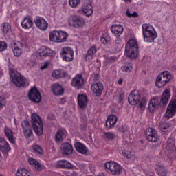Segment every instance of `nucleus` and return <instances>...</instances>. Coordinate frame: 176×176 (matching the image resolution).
Listing matches in <instances>:
<instances>
[{
  "instance_id": "obj_9",
  "label": "nucleus",
  "mask_w": 176,
  "mask_h": 176,
  "mask_svg": "<svg viewBox=\"0 0 176 176\" xmlns=\"http://www.w3.org/2000/svg\"><path fill=\"white\" fill-rule=\"evenodd\" d=\"M28 97L30 101L32 102H36V104H39L42 100V96H41V92L36 87L32 88L29 93Z\"/></svg>"
},
{
  "instance_id": "obj_54",
  "label": "nucleus",
  "mask_w": 176,
  "mask_h": 176,
  "mask_svg": "<svg viewBox=\"0 0 176 176\" xmlns=\"http://www.w3.org/2000/svg\"><path fill=\"white\" fill-rule=\"evenodd\" d=\"M107 63H113V61H115V57L113 56H107L106 58Z\"/></svg>"
},
{
  "instance_id": "obj_11",
  "label": "nucleus",
  "mask_w": 176,
  "mask_h": 176,
  "mask_svg": "<svg viewBox=\"0 0 176 176\" xmlns=\"http://www.w3.org/2000/svg\"><path fill=\"white\" fill-rule=\"evenodd\" d=\"M146 135L149 142H156L159 140V135L157 131L153 128H148L146 130Z\"/></svg>"
},
{
  "instance_id": "obj_33",
  "label": "nucleus",
  "mask_w": 176,
  "mask_h": 176,
  "mask_svg": "<svg viewBox=\"0 0 176 176\" xmlns=\"http://www.w3.org/2000/svg\"><path fill=\"white\" fill-rule=\"evenodd\" d=\"M78 13L80 14H82V16H86L87 17H89V3L88 2H84L80 8V9L78 10Z\"/></svg>"
},
{
  "instance_id": "obj_25",
  "label": "nucleus",
  "mask_w": 176,
  "mask_h": 176,
  "mask_svg": "<svg viewBox=\"0 0 176 176\" xmlns=\"http://www.w3.org/2000/svg\"><path fill=\"white\" fill-rule=\"evenodd\" d=\"M111 31L115 36L119 38L122 34H123V31H124V28L122 25H113L111 28Z\"/></svg>"
},
{
  "instance_id": "obj_48",
  "label": "nucleus",
  "mask_w": 176,
  "mask_h": 176,
  "mask_svg": "<svg viewBox=\"0 0 176 176\" xmlns=\"http://www.w3.org/2000/svg\"><path fill=\"white\" fill-rule=\"evenodd\" d=\"M8 49V44L3 41H0V52H5Z\"/></svg>"
},
{
  "instance_id": "obj_41",
  "label": "nucleus",
  "mask_w": 176,
  "mask_h": 176,
  "mask_svg": "<svg viewBox=\"0 0 176 176\" xmlns=\"http://www.w3.org/2000/svg\"><path fill=\"white\" fill-rule=\"evenodd\" d=\"M160 129L164 132L168 131L170 129V122H166V121H160L159 123Z\"/></svg>"
},
{
  "instance_id": "obj_20",
  "label": "nucleus",
  "mask_w": 176,
  "mask_h": 176,
  "mask_svg": "<svg viewBox=\"0 0 176 176\" xmlns=\"http://www.w3.org/2000/svg\"><path fill=\"white\" fill-rule=\"evenodd\" d=\"M160 104V102H159V98L157 97L153 98L148 103V108L149 112H151V113H153V112H156V109L159 108Z\"/></svg>"
},
{
  "instance_id": "obj_45",
  "label": "nucleus",
  "mask_w": 176,
  "mask_h": 176,
  "mask_svg": "<svg viewBox=\"0 0 176 176\" xmlns=\"http://www.w3.org/2000/svg\"><path fill=\"white\" fill-rule=\"evenodd\" d=\"M80 5V0H69V6L70 8H78Z\"/></svg>"
},
{
  "instance_id": "obj_63",
  "label": "nucleus",
  "mask_w": 176,
  "mask_h": 176,
  "mask_svg": "<svg viewBox=\"0 0 176 176\" xmlns=\"http://www.w3.org/2000/svg\"><path fill=\"white\" fill-rule=\"evenodd\" d=\"M123 96H122V95L120 96L119 97V100H120L121 101H123Z\"/></svg>"
},
{
  "instance_id": "obj_15",
  "label": "nucleus",
  "mask_w": 176,
  "mask_h": 176,
  "mask_svg": "<svg viewBox=\"0 0 176 176\" xmlns=\"http://www.w3.org/2000/svg\"><path fill=\"white\" fill-rule=\"evenodd\" d=\"M77 101L80 109H86L87 108L88 98L87 96L83 94H79L77 96Z\"/></svg>"
},
{
  "instance_id": "obj_23",
  "label": "nucleus",
  "mask_w": 176,
  "mask_h": 176,
  "mask_svg": "<svg viewBox=\"0 0 176 176\" xmlns=\"http://www.w3.org/2000/svg\"><path fill=\"white\" fill-rule=\"evenodd\" d=\"M117 122H118V116L113 114L109 116L105 123L106 130H109V129H112L114 124H116Z\"/></svg>"
},
{
  "instance_id": "obj_22",
  "label": "nucleus",
  "mask_w": 176,
  "mask_h": 176,
  "mask_svg": "<svg viewBox=\"0 0 176 176\" xmlns=\"http://www.w3.org/2000/svg\"><path fill=\"white\" fill-rule=\"evenodd\" d=\"M21 25L23 30H30V28H32V25H34L32 18L29 15L24 16L23 21L21 23Z\"/></svg>"
},
{
  "instance_id": "obj_44",
  "label": "nucleus",
  "mask_w": 176,
  "mask_h": 176,
  "mask_svg": "<svg viewBox=\"0 0 176 176\" xmlns=\"http://www.w3.org/2000/svg\"><path fill=\"white\" fill-rule=\"evenodd\" d=\"M32 149H33V152H34L36 155H43V149H42V147H41V146L37 144H34L32 146Z\"/></svg>"
},
{
  "instance_id": "obj_51",
  "label": "nucleus",
  "mask_w": 176,
  "mask_h": 176,
  "mask_svg": "<svg viewBox=\"0 0 176 176\" xmlns=\"http://www.w3.org/2000/svg\"><path fill=\"white\" fill-rule=\"evenodd\" d=\"M126 13L127 17H138V13H137V12H134L133 13H131L130 12V10H127Z\"/></svg>"
},
{
  "instance_id": "obj_60",
  "label": "nucleus",
  "mask_w": 176,
  "mask_h": 176,
  "mask_svg": "<svg viewBox=\"0 0 176 176\" xmlns=\"http://www.w3.org/2000/svg\"><path fill=\"white\" fill-rule=\"evenodd\" d=\"M125 3H131L134 0H122Z\"/></svg>"
},
{
  "instance_id": "obj_30",
  "label": "nucleus",
  "mask_w": 176,
  "mask_h": 176,
  "mask_svg": "<svg viewBox=\"0 0 176 176\" xmlns=\"http://www.w3.org/2000/svg\"><path fill=\"white\" fill-rule=\"evenodd\" d=\"M28 162L29 164H30V166H32V167H34V168L38 171H41V170L43 168V165H42V164L39 163V162L32 157H29L28 159Z\"/></svg>"
},
{
  "instance_id": "obj_16",
  "label": "nucleus",
  "mask_w": 176,
  "mask_h": 176,
  "mask_svg": "<svg viewBox=\"0 0 176 176\" xmlns=\"http://www.w3.org/2000/svg\"><path fill=\"white\" fill-rule=\"evenodd\" d=\"M0 149L3 152L5 157L9 156L8 153L11 151L10 146H9V143L3 138H0Z\"/></svg>"
},
{
  "instance_id": "obj_2",
  "label": "nucleus",
  "mask_w": 176,
  "mask_h": 176,
  "mask_svg": "<svg viewBox=\"0 0 176 176\" xmlns=\"http://www.w3.org/2000/svg\"><path fill=\"white\" fill-rule=\"evenodd\" d=\"M125 54L128 58L135 60L140 54L138 42L134 38H131L125 45Z\"/></svg>"
},
{
  "instance_id": "obj_8",
  "label": "nucleus",
  "mask_w": 176,
  "mask_h": 176,
  "mask_svg": "<svg viewBox=\"0 0 176 176\" xmlns=\"http://www.w3.org/2000/svg\"><path fill=\"white\" fill-rule=\"evenodd\" d=\"M60 57L63 61H72L74 57V50L70 47H63L60 52Z\"/></svg>"
},
{
  "instance_id": "obj_52",
  "label": "nucleus",
  "mask_w": 176,
  "mask_h": 176,
  "mask_svg": "<svg viewBox=\"0 0 176 176\" xmlns=\"http://www.w3.org/2000/svg\"><path fill=\"white\" fill-rule=\"evenodd\" d=\"M6 105V99L3 96H0V108H3Z\"/></svg>"
},
{
  "instance_id": "obj_6",
  "label": "nucleus",
  "mask_w": 176,
  "mask_h": 176,
  "mask_svg": "<svg viewBox=\"0 0 176 176\" xmlns=\"http://www.w3.org/2000/svg\"><path fill=\"white\" fill-rule=\"evenodd\" d=\"M170 80L171 73L168 71H163L157 76L155 81V86L158 89H160L165 85H167Z\"/></svg>"
},
{
  "instance_id": "obj_12",
  "label": "nucleus",
  "mask_w": 176,
  "mask_h": 176,
  "mask_svg": "<svg viewBox=\"0 0 176 176\" xmlns=\"http://www.w3.org/2000/svg\"><path fill=\"white\" fill-rule=\"evenodd\" d=\"M36 27L41 31H46L47 28H49V23H47V21L45 19V18L38 16L36 17L34 21Z\"/></svg>"
},
{
  "instance_id": "obj_58",
  "label": "nucleus",
  "mask_w": 176,
  "mask_h": 176,
  "mask_svg": "<svg viewBox=\"0 0 176 176\" xmlns=\"http://www.w3.org/2000/svg\"><path fill=\"white\" fill-rule=\"evenodd\" d=\"M88 57H89V52H87V53L86 54V55L84 56V60H85V61H88V60H89Z\"/></svg>"
},
{
  "instance_id": "obj_1",
  "label": "nucleus",
  "mask_w": 176,
  "mask_h": 176,
  "mask_svg": "<svg viewBox=\"0 0 176 176\" xmlns=\"http://www.w3.org/2000/svg\"><path fill=\"white\" fill-rule=\"evenodd\" d=\"M128 102L130 105H138L140 107V109L144 110L146 108V104H148V99L146 97H141V92L138 90L132 91L129 97Z\"/></svg>"
},
{
  "instance_id": "obj_21",
  "label": "nucleus",
  "mask_w": 176,
  "mask_h": 176,
  "mask_svg": "<svg viewBox=\"0 0 176 176\" xmlns=\"http://www.w3.org/2000/svg\"><path fill=\"white\" fill-rule=\"evenodd\" d=\"M51 90L54 96H63L64 94V87L58 82H55L51 86Z\"/></svg>"
},
{
  "instance_id": "obj_57",
  "label": "nucleus",
  "mask_w": 176,
  "mask_h": 176,
  "mask_svg": "<svg viewBox=\"0 0 176 176\" xmlns=\"http://www.w3.org/2000/svg\"><path fill=\"white\" fill-rule=\"evenodd\" d=\"M78 173H76V172H74L72 174L71 173H67V176H77Z\"/></svg>"
},
{
  "instance_id": "obj_10",
  "label": "nucleus",
  "mask_w": 176,
  "mask_h": 176,
  "mask_svg": "<svg viewBox=\"0 0 176 176\" xmlns=\"http://www.w3.org/2000/svg\"><path fill=\"white\" fill-rule=\"evenodd\" d=\"M23 45L21 41H14L11 44V48L15 57H20L23 54Z\"/></svg>"
},
{
  "instance_id": "obj_37",
  "label": "nucleus",
  "mask_w": 176,
  "mask_h": 176,
  "mask_svg": "<svg viewBox=\"0 0 176 176\" xmlns=\"http://www.w3.org/2000/svg\"><path fill=\"white\" fill-rule=\"evenodd\" d=\"M155 168L158 175L166 176L167 175V170L162 165L156 164L155 165Z\"/></svg>"
},
{
  "instance_id": "obj_26",
  "label": "nucleus",
  "mask_w": 176,
  "mask_h": 176,
  "mask_svg": "<svg viewBox=\"0 0 176 176\" xmlns=\"http://www.w3.org/2000/svg\"><path fill=\"white\" fill-rule=\"evenodd\" d=\"M22 128L23 129V134L26 138H30L32 135V130H31V126H30V123L28 121L24 120L21 124Z\"/></svg>"
},
{
  "instance_id": "obj_18",
  "label": "nucleus",
  "mask_w": 176,
  "mask_h": 176,
  "mask_svg": "<svg viewBox=\"0 0 176 176\" xmlns=\"http://www.w3.org/2000/svg\"><path fill=\"white\" fill-rule=\"evenodd\" d=\"M85 85V80L80 74H77L72 80V86L76 89H80Z\"/></svg>"
},
{
  "instance_id": "obj_61",
  "label": "nucleus",
  "mask_w": 176,
  "mask_h": 176,
  "mask_svg": "<svg viewBox=\"0 0 176 176\" xmlns=\"http://www.w3.org/2000/svg\"><path fill=\"white\" fill-rule=\"evenodd\" d=\"M118 85H123V78H120L119 79Z\"/></svg>"
},
{
  "instance_id": "obj_27",
  "label": "nucleus",
  "mask_w": 176,
  "mask_h": 176,
  "mask_svg": "<svg viewBox=\"0 0 176 176\" xmlns=\"http://www.w3.org/2000/svg\"><path fill=\"white\" fill-rule=\"evenodd\" d=\"M60 150L63 155H71V153L74 152V148L72 147V144L68 142L62 144L60 146Z\"/></svg>"
},
{
  "instance_id": "obj_62",
  "label": "nucleus",
  "mask_w": 176,
  "mask_h": 176,
  "mask_svg": "<svg viewBox=\"0 0 176 176\" xmlns=\"http://www.w3.org/2000/svg\"><path fill=\"white\" fill-rule=\"evenodd\" d=\"M91 14H93V9H89V16H91Z\"/></svg>"
},
{
  "instance_id": "obj_36",
  "label": "nucleus",
  "mask_w": 176,
  "mask_h": 176,
  "mask_svg": "<svg viewBox=\"0 0 176 176\" xmlns=\"http://www.w3.org/2000/svg\"><path fill=\"white\" fill-rule=\"evenodd\" d=\"M58 37L59 43H64L68 39V33L64 31H58Z\"/></svg>"
},
{
  "instance_id": "obj_28",
  "label": "nucleus",
  "mask_w": 176,
  "mask_h": 176,
  "mask_svg": "<svg viewBox=\"0 0 176 176\" xmlns=\"http://www.w3.org/2000/svg\"><path fill=\"white\" fill-rule=\"evenodd\" d=\"M164 149H166L170 153L175 152V143L173 138H169L167 141V143L164 145Z\"/></svg>"
},
{
  "instance_id": "obj_47",
  "label": "nucleus",
  "mask_w": 176,
  "mask_h": 176,
  "mask_svg": "<svg viewBox=\"0 0 176 176\" xmlns=\"http://www.w3.org/2000/svg\"><path fill=\"white\" fill-rule=\"evenodd\" d=\"M122 70L124 71V72H130V71L133 70V63H129L126 65L122 66Z\"/></svg>"
},
{
  "instance_id": "obj_42",
  "label": "nucleus",
  "mask_w": 176,
  "mask_h": 176,
  "mask_svg": "<svg viewBox=\"0 0 176 176\" xmlns=\"http://www.w3.org/2000/svg\"><path fill=\"white\" fill-rule=\"evenodd\" d=\"M1 31H3L4 35L9 34V32H10V31H12L10 24H9L8 23H3L1 25Z\"/></svg>"
},
{
  "instance_id": "obj_50",
  "label": "nucleus",
  "mask_w": 176,
  "mask_h": 176,
  "mask_svg": "<svg viewBox=\"0 0 176 176\" xmlns=\"http://www.w3.org/2000/svg\"><path fill=\"white\" fill-rule=\"evenodd\" d=\"M45 52L46 56H54V54H56V52L53 50L47 47H45Z\"/></svg>"
},
{
  "instance_id": "obj_32",
  "label": "nucleus",
  "mask_w": 176,
  "mask_h": 176,
  "mask_svg": "<svg viewBox=\"0 0 176 176\" xmlns=\"http://www.w3.org/2000/svg\"><path fill=\"white\" fill-rule=\"evenodd\" d=\"M122 154L127 160H135V154L131 151L124 149L122 151Z\"/></svg>"
},
{
  "instance_id": "obj_17",
  "label": "nucleus",
  "mask_w": 176,
  "mask_h": 176,
  "mask_svg": "<svg viewBox=\"0 0 176 176\" xmlns=\"http://www.w3.org/2000/svg\"><path fill=\"white\" fill-rule=\"evenodd\" d=\"M56 165L58 167H59V168H66L67 170H78V168H76V166L72 165L71 162L65 160L58 161L56 162Z\"/></svg>"
},
{
  "instance_id": "obj_13",
  "label": "nucleus",
  "mask_w": 176,
  "mask_h": 176,
  "mask_svg": "<svg viewBox=\"0 0 176 176\" xmlns=\"http://www.w3.org/2000/svg\"><path fill=\"white\" fill-rule=\"evenodd\" d=\"M91 90L96 97H101L102 91H104V84L101 82L94 83L91 86Z\"/></svg>"
},
{
  "instance_id": "obj_4",
  "label": "nucleus",
  "mask_w": 176,
  "mask_h": 176,
  "mask_svg": "<svg viewBox=\"0 0 176 176\" xmlns=\"http://www.w3.org/2000/svg\"><path fill=\"white\" fill-rule=\"evenodd\" d=\"M31 122L33 130L36 135H42L43 134V124L41 117L36 113H32L31 114Z\"/></svg>"
},
{
  "instance_id": "obj_38",
  "label": "nucleus",
  "mask_w": 176,
  "mask_h": 176,
  "mask_svg": "<svg viewBox=\"0 0 176 176\" xmlns=\"http://www.w3.org/2000/svg\"><path fill=\"white\" fill-rule=\"evenodd\" d=\"M49 39L51 42H54L55 43H59L58 41V31L53 30L49 34Z\"/></svg>"
},
{
  "instance_id": "obj_43",
  "label": "nucleus",
  "mask_w": 176,
  "mask_h": 176,
  "mask_svg": "<svg viewBox=\"0 0 176 176\" xmlns=\"http://www.w3.org/2000/svg\"><path fill=\"white\" fill-rule=\"evenodd\" d=\"M100 42L104 45H109L111 43V36L108 34H102Z\"/></svg>"
},
{
  "instance_id": "obj_31",
  "label": "nucleus",
  "mask_w": 176,
  "mask_h": 176,
  "mask_svg": "<svg viewBox=\"0 0 176 176\" xmlns=\"http://www.w3.org/2000/svg\"><path fill=\"white\" fill-rule=\"evenodd\" d=\"M4 133L6 137H7L8 140L10 141V142H11V144H14V142H16V138H14V136L13 135V131H12V129L5 127Z\"/></svg>"
},
{
  "instance_id": "obj_35",
  "label": "nucleus",
  "mask_w": 176,
  "mask_h": 176,
  "mask_svg": "<svg viewBox=\"0 0 176 176\" xmlns=\"http://www.w3.org/2000/svg\"><path fill=\"white\" fill-rule=\"evenodd\" d=\"M52 75L54 79H61L65 76V72L63 69H55L52 72Z\"/></svg>"
},
{
  "instance_id": "obj_29",
  "label": "nucleus",
  "mask_w": 176,
  "mask_h": 176,
  "mask_svg": "<svg viewBox=\"0 0 176 176\" xmlns=\"http://www.w3.org/2000/svg\"><path fill=\"white\" fill-rule=\"evenodd\" d=\"M65 137H67V131L65 129H61L58 130L55 135V140L57 142H63Z\"/></svg>"
},
{
  "instance_id": "obj_14",
  "label": "nucleus",
  "mask_w": 176,
  "mask_h": 176,
  "mask_svg": "<svg viewBox=\"0 0 176 176\" xmlns=\"http://www.w3.org/2000/svg\"><path fill=\"white\" fill-rule=\"evenodd\" d=\"M176 114V99L172 100L167 108L166 116L168 119L173 118Z\"/></svg>"
},
{
  "instance_id": "obj_34",
  "label": "nucleus",
  "mask_w": 176,
  "mask_h": 176,
  "mask_svg": "<svg viewBox=\"0 0 176 176\" xmlns=\"http://www.w3.org/2000/svg\"><path fill=\"white\" fill-rule=\"evenodd\" d=\"M74 146L77 152H79V153H82V155H86V153H87V148L83 144L80 142H76Z\"/></svg>"
},
{
  "instance_id": "obj_39",
  "label": "nucleus",
  "mask_w": 176,
  "mask_h": 176,
  "mask_svg": "<svg viewBox=\"0 0 176 176\" xmlns=\"http://www.w3.org/2000/svg\"><path fill=\"white\" fill-rule=\"evenodd\" d=\"M16 176H31V173L28 171L25 168H18Z\"/></svg>"
},
{
  "instance_id": "obj_49",
  "label": "nucleus",
  "mask_w": 176,
  "mask_h": 176,
  "mask_svg": "<svg viewBox=\"0 0 176 176\" xmlns=\"http://www.w3.org/2000/svg\"><path fill=\"white\" fill-rule=\"evenodd\" d=\"M96 53H97V48L96 46H93L89 50V56H91V58H93V56H94Z\"/></svg>"
},
{
  "instance_id": "obj_59",
  "label": "nucleus",
  "mask_w": 176,
  "mask_h": 176,
  "mask_svg": "<svg viewBox=\"0 0 176 176\" xmlns=\"http://www.w3.org/2000/svg\"><path fill=\"white\" fill-rule=\"evenodd\" d=\"M30 67H35L36 65V62L32 61L30 63Z\"/></svg>"
},
{
  "instance_id": "obj_5",
  "label": "nucleus",
  "mask_w": 176,
  "mask_h": 176,
  "mask_svg": "<svg viewBox=\"0 0 176 176\" xmlns=\"http://www.w3.org/2000/svg\"><path fill=\"white\" fill-rule=\"evenodd\" d=\"M10 78L14 83V85H16L17 87H21L25 85V78L20 74V73L18 72L17 70L15 69L10 67Z\"/></svg>"
},
{
  "instance_id": "obj_64",
  "label": "nucleus",
  "mask_w": 176,
  "mask_h": 176,
  "mask_svg": "<svg viewBox=\"0 0 176 176\" xmlns=\"http://www.w3.org/2000/svg\"><path fill=\"white\" fill-rule=\"evenodd\" d=\"M96 176H105V175H104V173H100V174H98Z\"/></svg>"
},
{
  "instance_id": "obj_3",
  "label": "nucleus",
  "mask_w": 176,
  "mask_h": 176,
  "mask_svg": "<svg viewBox=\"0 0 176 176\" xmlns=\"http://www.w3.org/2000/svg\"><path fill=\"white\" fill-rule=\"evenodd\" d=\"M142 34L144 42H147L148 43L155 42V39L157 38V32H156V30L153 26L148 23H144L142 25Z\"/></svg>"
},
{
  "instance_id": "obj_55",
  "label": "nucleus",
  "mask_w": 176,
  "mask_h": 176,
  "mask_svg": "<svg viewBox=\"0 0 176 176\" xmlns=\"http://www.w3.org/2000/svg\"><path fill=\"white\" fill-rule=\"evenodd\" d=\"M49 66V63L47 62H45L41 67V69L43 70V69H46V68H47V67Z\"/></svg>"
},
{
  "instance_id": "obj_19",
  "label": "nucleus",
  "mask_w": 176,
  "mask_h": 176,
  "mask_svg": "<svg viewBox=\"0 0 176 176\" xmlns=\"http://www.w3.org/2000/svg\"><path fill=\"white\" fill-rule=\"evenodd\" d=\"M69 24L72 27H83L85 21L78 16H71L69 18Z\"/></svg>"
},
{
  "instance_id": "obj_46",
  "label": "nucleus",
  "mask_w": 176,
  "mask_h": 176,
  "mask_svg": "<svg viewBox=\"0 0 176 176\" xmlns=\"http://www.w3.org/2000/svg\"><path fill=\"white\" fill-rule=\"evenodd\" d=\"M103 137L108 141H112L115 138V133L111 132L104 133Z\"/></svg>"
},
{
  "instance_id": "obj_53",
  "label": "nucleus",
  "mask_w": 176,
  "mask_h": 176,
  "mask_svg": "<svg viewBox=\"0 0 176 176\" xmlns=\"http://www.w3.org/2000/svg\"><path fill=\"white\" fill-rule=\"evenodd\" d=\"M118 130H119V131L120 132V133H122V134L124 133H126V132H127V131H129V129L126 127V126H120L119 128H118Z\"/></svg>"
},
{
  "instance_id": "obj_40",
  "label": "nucleus",
  "mask_w": 176,
  "mask_h": 176,
  "mask_svg": "<svg viewBox=\"0 0 176 176\" xmlns=\"http://www.w3.org/2000/svg\"><path fill=\"white\" fill-rule=\"evenodd\" d=\"M36 56L38 58H42L46 56V46H42L36 52Z\"/></svg>"
},
{
  "instance_id": "obj_7",
  "label": "nucleus",
  "mask_w": 176,
  "mask_h": 176,
  "mask_svg": "<svg viewBox=\"0 0 176 176\" xmlns=\"http://www.w3.org/2000/svg\"><path fill=\"white\" fill-rule=\"evenodd\" d=\"M104 167L108 173H110V174H112V175H119L122 174L123 171L120 164L114 162H106Z\"/></svg>"
},
{
  "instance_id": "obj_24",
  "label": "nucleus",
  "mask_w": 176,
  "mask_h": 176,
  "mask_svg": "<svg viewBox=\"0 0 176 176\" xmlns=\"http://www.w3.org/2000/svg\"><path fill=\"white\" fill-rule=\"evenodd\" d=\"M170 96L171 91H170V89H165L161 96L160 100V104L162 105V107H166V105L168 104V100H170Z\"/></svg>"
},
{
  "instance_id": "obj_56",
  "label": "nucleus",
  "mask_w": 176,
  "mask_h": 176,
  "mask_svg": "<svg viewBox=\"0 0 176 176\" xmlns=\"http://www.w3.org/2000/svg\"><path fill=\"white\" fill-rule=\"evenodd\" d=\"M14 125L16 127V129L19 128V126L20 125V121L17 120V119L14 118Z\"/></svg>"
}]
</instances>
